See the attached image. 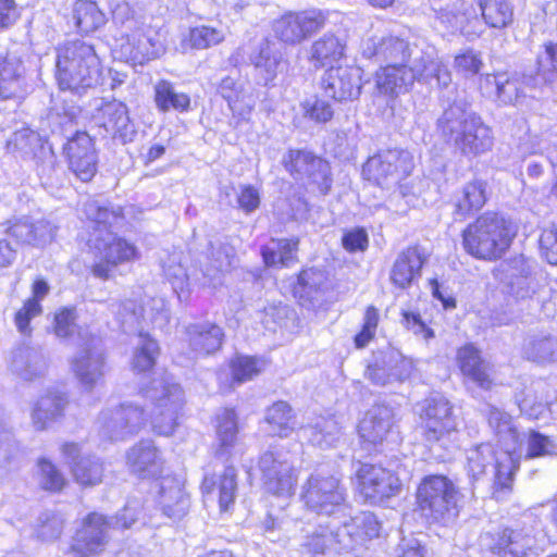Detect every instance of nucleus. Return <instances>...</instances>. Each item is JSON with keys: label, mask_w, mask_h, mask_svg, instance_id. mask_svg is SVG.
I'll use <instances>...</instances> for the list:
<instances>
[{"label": "nucleus", "mask_w": 557, "mask_h": 557, "mask_svg": "<svg viewBox=\"0 0 557 557\" xmlns=\"http://www.w3.org/2000/svg\"><path fill=\"white\" fill-rule=\"evenodd\" d=\"M57 81L61 89L76 94L101 83L102 67L94 46L72 40L57 49Z\"/></svg>", "instance_id": "nucleus-1"}, {"label": "nucleus", "mask_w": 557, "mask_h": 557, "mask_svg": "<svg viewBox=\"0 0 557 557\" xmlns=\"http://www.w3.org/2000/svg\"><path fill=\"white\" fill-rule=\"evenodd\" d=\"M443 137L463 154H481L493 146L491 128L481 117L459 104L447 108L437 121Z\"/></svg>", "instance_id": "nucleus-2"}, {"label": "nucleus", "mask_w": 557, "mask_h": 557, "mask_svg": "<svg viewBox=\"0 0 557 557\" xmlns=\"http://www.w3.org/2000/svg\"><path fill=\"white\" fill-rule=\"evenodd\" d=\"M516 234L517 227L510 220L485 213L463 231V247L478 259L495 260L506 252Z\"/></svg>", "instance_id": "nucleus-3"}, {"label": "nucleus", "mask_w": 557, "mask_h": 557, "mask_svg": "<svg viewBox=\"0 0 557 557\" xmlns=\"http://www.w3.org/2000/svg\"><path fill=\"white\" fill-rule=\"evenodd\" d=\"M145 397L153 405L150 412L152 430L159 435H172L183 416L182 387L168 376L154 379L145 389Z\"/></svg>", "instance_id": "nucleus-4"}, {"label": "nucleus", "mask_w": 557, "mask_h": 557, "mask_svg": "<svg viewBox=\"0 0 557 557\" xmlns=\"http://www.w3.org/2000/svg\"><path fill=\"white\" fill-rule=\"evenodd\" d=\"M417 505L421 515L435 522L453 520L457 513V491L443 475L423 479L417 491Z\"/></svg>", "instance_id": "nucleus-5"}, {"label": "nucleus", "mask_w": 557, "mask_h": 557, "mask_svg": "<svg viewBox=\"0 0 557 557\" xmlns=\"http://www.w3.org/2000/svg\"><path fill=\"white\" fill-rule=\"evenodd\" d=\"M147 423L141 406L133 403L104 408L97 419V431L104 441H125L137 434Z\"/></svg>", "instance_id": "nucleus-6"}, {"label": "nucleus", "mask_w": 557, "mask_h": 557, "mask_svg": "<svg viewBox=\"0 0 557 557\" xmlns=\"http://www.w3.org/2000/svg\"><path fill=\"white\" fill-rule=\"evenodd\" d=\"M413 156L401 148L380 150L362 168L366 180L380 186H392L409 176L413 170Z\"/></svg>", "instance_id": "nucleus-7"}, {"label": "nucleus", "mask_w": 557, "mask_h": 557, "mask_svg": "<svg viewBox=\"0 0 557 557\" xmlns=\"http://www.w3.org/2000/svg\"><path fill=\"white\" fill-rule=\"evenodd\" d=\"M82 343L70 361L71 370L79 385L86 389H94L106 373V357L100 338L79 334Z\"/></svg>", "instance_id": "nucleus-8"}, {"label": "nucleus", "mask_w": 557, "mask_h": 557, "mask_svg": "<svg viewBox=\"0 0 557 557\" xmlns=\"http://www.w3.org/2000/svg\"><path fill=\"white\" fill-rule=\"evenodd\" d=\"M293 294L300 306L315 310L336 299V283L325 270L311 267L298 274Z\"/></svg>", "instance_id": "nucleus-9"}, {"label": "nucleus", "mask_w": 557, "mask_h": 557, "mask_svg": "<svg viewBox=\"0 0 557 557\" xmlns=\"http://www.w3.org/2000/svg\"><path fill=\"white\" fill-rule=\"evenodd\" d=\"M423 436L430 444L447 441L457 432V420L453 412V406L442 395H434L424 400L421 412Z\"/></svg>", "instance_id": "nucleus-10"}, {"label": "nucleus", "mask_w": 557, "mask_h": 557, "mask_svg": "<svg viewBox=\"0 0 557 557\" xmlns=\"http://www.w3.org/2000/svg\"><path fill=\"white\" fill-rule=\"evenodd\" d=\"M259 469L268 492L277 496H292L295 492L298 474L288 453L271 449L259 459Z\"/></svg>", "instance_id": "nucleus-11"}, {"label": "nucleus", "mask_w": 557, "mask_h": 557, "mask_svg": "<svg viewBox=\"0 0 557 557\" xmlns=\"http://www.w3.org/2000/svg\"><path fill=\"white\" fill-rule=\"evenodd\" d=\"M301 499L310 510L332 515L343 507L345 494L336 478L317 472L312 473L304 484Z\"/></svg>", "instance_id": "nucleus-12"}, {"label": "nucleus", "mask_w": 557, "mask_h": 557, "mask_svg": "<svg viewBox=\"0 0 557 557\" xmlns=\"http://www.w3.org/2000/svg\"><path fill=\"white\" fill-rule=\"evenodd\" d=\"M115 529L113 521L106 516L91 512L83 521L82 529L67 552V557H97L110 540V530Z\"/></svg>", "instance_id": "nucleus-13"}, {"label": "nucleus", "mask_w": 557, "mask_h": 557, "mask_svg": "<svg viewBox=\"0 0 557 557\" xmlns=\"http://www.w3.org/2000/svg\"><path fill=\"white\" fill-rule=\"evenodd\" d=\"M488 424L495 430L499 443L503 445L500 457L497 460V476L498 482L506 484L510 474L518 468L515 454L520 443V434L513 425L511 417L497 408L490 409Z\"/></svg>", "instance_id": "nucleus-14"}, {"label": "nucleus", "mask_w": 557, "mask_h": 557, "mask_svg": "<svg viewBox=\"0 0 557 557\" xmlns=\"http://www.w3.org/2000/svg\"><path fill=\"white\" fill-rule=\"evenodd\" d=\"M90 240L100 256V261L92 268L94 275L99 278L108 280L117 264L139 258L137 247L117 237L113 232H107L104 236H97Z\"/></svg>", "instance_id": "nucleus-15"}, {"label": "nucleus", "mask_w": 557, "mask_h": 557, "mask_svg": "<svg viewBox=\"0 0 557 557\" xmlns=\"http://www.w3.org/2000/svg\"><path fill=\"white\" fill-rule=\"evenodd\" d=\"M490 533L481 536V544L487 546L498 557H530L536 556L539 547L531 528H505L494 544Z\"/></svg>", "instance_id": "nucleus-16"}, {"label": "nucleus", "mask_w": 557, "mask_h": 557, "mask_svg": "<svg viewBox=\"0 0 557 557\" xmlns=\"http://www.w3.org/2000/svg\"><path fill=\"white\" fill-rule=\"evenodd\" d=\"M7 148L11 152L21 153L25 159H32L36 163L39 173L50 172L55 164L52 148L29 127L15 131L7 140Z\"/></svg>", "instance_id": "nucleus-17"}, {"label": "nucleus", "mask_w": 557, "mask_h": 557, "mask_svg": "<svg viewBox=\"0 0 557 557\" xmlns=\"http://www.w3.org/2000/svg\"><path fill=\"white\" fill-rule=\"evenodd\" d=\"M356 476L359 493L372 503L395 496L401 488L399 479L379 466L361 465Z\"/></svg>", "instance_id": "nucleus-18"}, {"label": "nucleus", "mask_w": 557, "mask_h": 557, "mask_svg": "<svg viewBox=\"0 0 557 557\" xmlns=\"http://www.w3.org/2000/svg\"><path fill=\"white\" fill-rule=\"evenodd\" d=\"M325 21L326 14L321 10L288 13L275 21L274 32L282 41L295 45L321 29Z\"/></svg>", "instance_id": "nucleus-19"}, {"label": "nucleus", "mask_w": 557, "mask_h": 557, "mask_svg": "<svg viewBox=\"0 0 557 557\" xmlns=\"http://www.w3.org/2000/svg\"><path fill=\"white\" fill-rule=\"evenodd\" d=\"M419 73L421 65L418 63V57L410 66L406 63L386 65L376 72L375 86L380 94L397 97L409 91L413 83L419 81Z\"/></svg>", "instance_id": "nucleus-20"}, {"label": "nucleus", "mask_w": 557, "mask_h": 557, "mask_svg": "<svg viewBox=\"0 0 557 557\" xmlns=\"http://www.w3.org/2000/svg\"><path fill=\"white\" fill-rule=\"evenodd\" d=\"M70 169L83 182L90 181L97 171V154L91 137L77 132L65 146Z\"/></svg>", "instance_id": "nucleus-21"}, {"label": "nucleus", "mask_w": 557, "mask_h": 557, "mask_svg": "<svg viewBox=\"0 0 557 557\" xmlns=\"http://www.w3.org/2000/svg\"><path fill=\"white\" fill-rule=\"evenodd\" d=\"M62 454L71 468L74 480L82 486H94L102 482L103 462L92 455H82L79 445L65 443Z\"/></svg>", "instance_id": "nucleus-22"}, {"label": "nucleus", "mask_w": 557, "mask_h": 557, "mask_svg": "<svg viewBox=\"0 0 557 557\" xmlns=\"http://www.w3.org/2000/svg\"><path fill=\"white\" fill-rule=\"evenodd\" d=\"M98 113L106 132L114 139L124 145L134 141L137 128L124 102L115 99L103 101L98 108Z\"/></svg>", "instance_id": "nucleus-23"}, {"label": "nucleus", "mask_w": 557, "mask_h": 557, "mask_svg": "<svg viewBox=\"0 0 557 557\" xmlns=\"http://www.w3.org/2000/svg\"><path fill=\"white\" fill-rule=\"evenodd\" d=\"M157 503L164 516L181 520L190 507V499L185 492L184 482L177 476L166 475L157 483Z\"/></svg>", "instance_id": "nucleus-24"}, {"label": "nucleus", "mask_w": 557, "mask_h": 557, "mask_svg": "<svg viewBox=\"0 0 557 557\" xmlns=\"http://www.w3.org/2000/svg\"><path fill=\"white\" fill-rule=\"evenodd\" d=\"M121 49L122 54L127 61L143 64L163 53L164 46L157 32L150 27H140L126 35L125 42L122 44Z\"/></svg>", "instance_id": "nucleus-25"}, {"label": "nucleus", "mask_w": 557, "mask_h": 557, "mask_svg": "<svg viewBox=\"0 0 557 557\" xmlns=\"http://www.w3.org/2000/svg\"><path fill=\"white\" fill-rule=\"evenodd\" d=\"M361 50L366 58L374 59L376 63H386V65L406 63L412 54L409 44L394 36L380 40L369 38L362 44Z\"/></svg>", "instance_id": "nucleus-26"}, {"label": "nucleus", "mask_w": 557, "mask_h": 557, "mask_svg": "<svg viewBox=\"0 0 557 557\" xmlns=\"http://www.w3.org/2000/svg\"><path fill=\"white\" fill-rule=\"evenodd\" d=\"M48 359L40 347L22 345L11 355L10 370L24 381H34L45 375Z\"/></svg>", "instance_id": "nucleus-27"}, {"label": "nucleus", "mask_w": 557, "mask_h": 557, "mask_svg": "<svg viewBox=\"0 0 557 557\" xmlns=\"http://www.w3.org/2000/svg\"><path fill=\"white\" fill-rule=\"evenodd\" d=\"M4 233L17 244L42 246L52 240L55 228L47 220L23 216L11 221Z\"/></svg>", "instance_id": "nucleus-28"}, {"label": "nucleus", "mask_w": 557, "mask_h": 557, "mask_svg": "<svg viewBox=\"0 0 557 557\" xmlns=\"http://www.w3.org/2000/svg\"><path fill=\"white\" fill-rule=\"evenodd\" d=\"M426 257L418 246L403 250L393 263L389 272L392 284L400 289L409 288L421 276Z\"/></svg>", "instance_id": "nucleus-29"}, {"label": "nucleus", "mask_w": 557, "mask_h": 557, "mask_svg": "<svg viewBox=\"0 0 557 557\" xmlns=\"http://www.w3.org/2000/svg\"><path fill=\"white\" fill-rule=\"evenodd\" d=\"M129 471L139 478H152L162 471L163 459L150 440H143L126 451Z\"/></svg>", "instance_id": "nucleus-30"}, {"label": "nucleus", "mask_w": 557, "mask_h": 557, "mask_svg": "<svg viewBox=\"0 0 557 557\" xmlns=\"http://www.w3.org/2000/svg\"><path fill=\"white\" fill-rule=\"evenodd\" d=\"M185 335L189 348L200 356H209L220 350L225 337L222 327L209 321L187 325Z\"/></svg>", "instance_id": "nucleus-31"}, {"label": "nucleus", "mask_w": 557, "mask_h": 557, "mask_svg": "<svg viewBox=\"0 0 557 557\" xmlns=\"http://www.w3.org/2000/svg\"><path fill=\"white\" fill-rule=\"evenodd\" d=\"M209 246L208 262L200 270L201 285L216 287L222 283V273L232 267L235 252L231 245L221 240L210 242Z\"/></svg>", "instance_id": "nucleus-32"}, {"label": "nucleus", "mask_w": 557, "mask_h": 557, "mask_svg": "<svg viewBox=\"0 0 557 557\" xmlns=\"http://www.w3.org/2000/svg\"><path fill=\"white\" fill-rule=\"evenodd\" d=\"M394 422L393 409L385 405H375L367 411L358 425L360 437L372 445L382 443Z\"/></svg>", "instance_id": "nucleus-33"}, {"label": "nucleus", "mask_w": 557, "mask_h": 557, "mask_svg": "<svg viewBox=\"0 0 557 557\" xmlns=\"http://www.w3.org/2000/svg\"><path fill=\"white\" fill-rule=\"evenodd\" d=\"M521 354L527 360L539 364L557 363V335L545 331L528 334Z\"/></svg>", "instance_id": "nucleus-34"}, {"label": "nucleus", "mask_w": 557, "mask_h": 557, "mask_svg": "<svg viewBox=\"0 0 557 557\" xmlns=\"http://www.w3.org/2000/svg\"><path fill=\"white\" fill-rule=\"evenodd\" d=\"M25 67L13 51L0 52V98L11 99L22 91Z\"/></svg>", "instance_id": "nucleus-35"}, {"label": "nucleus", "mask_w": 557, "mask_h": 557, "mask_svg": "<svg viewBox=\"0 0 557 557\" xmlns=\"http://www.w3.org/2000/svg\"><path fill=\"white\" fill-rule=\"evenodd\" d=\"M457 361L462 374L483 389L492 387L490 366L472 344L465 345L457 351Z\"/></svg>", "instance_id": "nucleus-36"}, {"label": "nucleus", "mask_w": 557, "mask_h": 557, "mask_svg": "<svg viewBox=\"0 0 557 557\" xmlns=\"http://www.w3.org/2000/svg\"><path fill=\"white\" fill-rule=\"evenodd\" d=\"M500 457V451L496 453L494 447L491 444L482 443L480 445L474 446L473 448L468 450L467 460H468V473L473 479H479L483 474L486 473L487 469L494 473V485L499 488H508L512 481L513 472L510 474L508 482L506 484H502L498 482L497 476V460Z\"/></svg>", "instance_id": "nucleus-37"}, {"label": "nucleus", "mask_w": 557, "mask_h": 557, "mask_svg": "<svg viewBox=\"0 0 557 557\" xmlns=\"http://www.w3.org/2000/svg\"><path fill=\"white\" fill-rule=\"evenodd\" d=\"M66 405V397L59 393H48L38 398L30 411L33 428L40 432L50 428L63 416Z\"/></svg>", "instance_id": "nucleus-38"}, {"label": "nucleus", "mask_w": 557, "mask_h": 557, "mask_svg": "<svg viewBox=\"0 0 557 557\" xmlns=\"http://www.w3.org/2000/svg\"><path fill=\"white\" fill-rule=\"evenodd\" d=\"M346 42L334 35H324L312 42L308 53V61L314 69L334 66L345 55Z\"/></svg>", "instance_id": "nucleus-39"}, {"label": "nucleus", "mask_w": 557, "mask_h": 557, "mask_svg": "<svg viewBox=\"0 0 557 557\" xmlns=\"http://www.w3.org/2000/svg\"><path fill=\"white\" fill-rule=\"evenodd\" d=\"M441 20L453 30H458L466 36L476 35L474 26L479 23V17L470 1L457 0L442 12Z\"/></svg>", "instance_id": "nucleus-40"}, {"label": "nucleus", "mask_w": 557, "mask_h": 557, "mask_svg": "<svg viewBox=\"0 0 557 557\" xmlns=\"http://www.w3.org/2000/svg\"><path fill=\"white\" fill-rule=\"evenodd\" d=\"M216 455H230L238 442V418L234 409L224 408L215 416Z\"/></svg>", "instance_id": "nucleus-41"}, {"label": "nucleus", "mask_w": 557, "mask_h": 557, "mask_svg": "<svg viewBox=\"0 0 557 557\" xmlns=\"http://www.w3.org/2000/svg\"><path fill=\"white\" fill-rule=\"evenodd\" d=\"M486 201L485 184L481 181H473L466 184L462 190L454 198V219L462 221L473 212L480 210Z\"/></svg>", "instance_id": "nucleus-42"}, {"label": "nucleus", "mask_w": 557, "mask_h": 557, "mask_svg": "<svg viewBox=\"0 0 557 557\" xmlns=\"http://www.w3.org/2000/svg\"><path fill=\"white\" fill-rule=\"evenodd\" d=\"M250 61L259 82L269 85L278 73L282 57L269 41H262L250 55Z\"/></svg>", "instance_id": "nucleus-43"}, {"label": "nucleus", "mask_w": 557, "mask_h": 557, "mask_svg": "<svg viewBox=\"0 0 557 557\" xmlns=\"http://www.w3.org/2000/svg\"><path fill=\"white\" fill-rule=\"evenodd\" d=\"M525 88H541L539 78L524 75L522 78L508 77L507 74H500V83H498L497 98L505 104H517L525 97Z\"/></svg>", "instance_id": "nucleus-44"}, {"label": "nucleus", "mask_w": 557, "mask_h": 557, "mask_svg": "<svg viewBox=\"0 0 557 557\" xmlns=\"http://www.w3.org/2000/svg\"><path fill=\"white\" fill-rule=\"evenodd\" d=\"M33 297L15 313V324L22 334H29V322L42 312L40 301L49 294L50 286L45 280H36L33 284Z\"/></svg>", "instance_id": "nucleus-45"}, {"label": "nucleus", "mask_w": 557, "mask_h": 557, "mask_svg": "<svg viewBox=\"0 0 557 557\" xmlns=\"http://www.w3.org/2000/svg\"><path fill=\"white\" fill-rule=\"evenodd\" d=\"M84 213L94 224L92 238L104 236L107 232H112L110 228L116 225L122 219V210L120 207L109 208L107 206H100L94 200L87 201L84 205Z\"/></svg>", "instance_id": "nucleus-46"}, {"label": "nucleus", "mask_w": 557, "mask_h": 557, "mask_svg": "<svg viewBox=\"0 0 557 557\" xmlns=\"http://www.w3.org/2000/svg\"><path fill=\"white\" fill-rule=\"evenodd\" d=\"M297 239H271L261 249V255L268 267H289L296 259Z\"/></svg>", "instance_id": "nucleus-47"}, {"label": "nucleus", "mask_w": 557, "mask_h": 557, "mask_svg": "<svg viewBox=\"0 0 557 557\" xmlns=\"http://www.w3.org/2000/svg\"><path fill=\"white\" fill-rule=\"evenodd\" d=\"M269 431L281 437L288 436L297 425L292 407L286 401H276L267 409Z\"/></svg>", "instance_id": "nucleus-48"}, {"label": "nucleus", "mask_w": 557, "mask_h": 557, "mask_svg": "<svg viewBox=\"0 0 557 557\" xmlns=\"http://www.w3.org/2000/svg\"><path fill=\"white\" fill-rule=\"evenodd\" d=\"M478 4L488 27L503 29L513 21V8L508 0H478Z\"/></svg>", "instance_id": "nucleus-49"}, {"label": "nucleus", "mask_w": 557, "mask_h": 557, "mask_svg": "<svg viewBox=\"0 0 557 557\" xmlns=\"http://www.w3.org/2000/svg\"><path fill=\"white\" fill-rule=\"evenodd\" d=\"M154 102L161 112H184L189 108L190 98L187 94L177 91L171 82L160 81L154 85Z\"/></svg>", "instance_id": "nucleus-50"}, {"label": "nucleus", "mask_w": 557, "mask_h": 557, "mask_svg": "<svg viewBox=\"0 0 557 557\" xmlns=\"http://www.w3.org/2000/svg\"><path fill=\"white\" fill-rule=\"evenodd\" d=\"M74 18L82 33H91L104 25L106 15L97 3L90 0H78L74 7Z\"/></svg>", "instance_id": "nucleus-51"}, {"label": "nucleus", "mask_w": 557, "mask_h": 557, "mask_svg": "<svg viewBox=\"0 0 557 557\" xmlns=\"http://www.w3.org/2000/svg\"><path fill=\"white\" fill-rule=\"evenodd\" d=\"M305 436L315 446L327 448L335 444L339 433L333 418H319L314 425L304 428Z\"/></svg>", "instance_id": "nucleus-52"}, {"label": "nucleus", "mask_w": 557, "mask_h": 557, "mask_svg": "<svg viewBox=\"0 0 557 557\" xmlns=\"http://www.w3.org/2000/svg\"><path fill=\"white\" fill-rule=\"evenodd\" d=\"M418 63L421 65L419 81L430 83L431 79L435 78L437 85L442 88H447L450 85L451 74L449 70L431 53L420 51Z\"/></svg>", "instance_id": "nucleus-53"}, {"label": "nucleus", "mask_w": 557, "mask_h": 557, "mask_svg": "<svg viewBox=\"0 0 557 557\" xmlns=\"http://www.w3.org/2000/svg\"><path fill=\"white\" fill-rule=\"evenodd\" d=\"M322 87L327 97L337 101L346 100L348 95V66H331L322 78Z\"/></svg>", "instance_id": "nucleus-54"}, {"label": "nucleus", "mask_w": 557, "mask_h": 557, "mask_svg": "<svg viewBox=\"0 0 557 557\" xmlns=\"http://www.w3.org/2000/svg\"><path fill=\"white\" fill-rule=\"evenodd\" d=\"M23 458V449L5 424H0V467L17 468Z\"/></svg>", "instance_id": "nucleus-55"}, {"label": "nucleus", "mask_w": 557, "mask_h": 557, "mask_svg": "<svg viewBox=\"0 0 557 557\" xmlns=\"http://www.w3.org/2000/svg\"><path fill=\"white\" fill-rule=\"evenodd\" d=\"M283 162L286 170L296 180H304V171L308 170L309 164L319 170H321V166H325L324 160L306 150H289Z\"/></svg>", "instance_id": "nucleus-56"}, {"label": "nucleus", "mask_w": 557, "mask_h": 557, "mask_svg": "<svg viewBox=\"0 0 557 557\" xmlns=\"http://www.w3.org/2000/svg\"><path fill=\"white\" fill-rule=\"evenodd\" d=\"M158 354L159 346L157 342L148 334L140 333L133 357V368L139 372L150 370L154 366Z\"/></svg>", "instance_id": "nucleus-57"}, {"label": "nucleus", "mask_w": 557, "mask_h": 557, "mask_svg": "<svg viewBox=\"0 0 557 557\" xmlns=\"http://www.w3.org/2000/svg\"><path fill=\"white\" fill-rule=\"evenodd\" d=\"M38 485L48 492H60L66 485L64 474L47 458H39L37 461Z\"/></svg>", "instance_id": "nucleus-58"}, {"label": "nucleus", "mask_w": 557, "mask_h": 557, "mask_svg": "<svg viewBox=\"0 0 557 557\" xmlns=\"http://www.w3.org/2000/svg\"><path fill=\"white\" fill-rule=\"evenodd\" d=\"M541 87L557 79V44L545 45L544 51L537 57V75Z\"/></svg>", "instance_id": "nucleus-59"}, {"label": "nucleus", "mask_w": 557, "mask_h": 557, "mask_svg": "<svg viewBox=\"0 0 557 557\" xmlns=\"http://www.w3.org/2000/svg\"><path fill=\"white\" fill-rule=\"evenodd\" d=\"M267 366L264 359L237 356L231 361L233 379L237 383H244L258 375Z\"/></svg>", "instance_id": "nucleus-60"}, {"label": "nucleus", "mask_w": 557, "mask_h": 557, "mask_svg": "<svg viewBox=\"0 0 557 557\" xmlns=\"http://www.w3.org/2000/svg\"><path fill=\"white\" fill-rule=\"evenodd\" d=\"M218 490L220 509L226 511L234 504L237 492L236 470L234 467L228 466L224 469L218 483Z\"/></svg>", "instance_id": "nucleus-61"}, {"label": "nucleus", "mask_w": 557, "mask_h": 557, "mask_svg": "<svg viewBox=\"0 0 557 557\" xmlns=\"http://www.w3.org/2000/svg\"><path fill=\"white\" fill-rule=\"evenodd\" d=\"M224 38V29L207 25L194 27L189 32V42L196 49H207L220 44Z\"/></svg>", "instance_id": "nucleus-62"}, {"label": "nucleus", "mask_w": 557, "mask_h": 557, "mask_svg": "<svg viewBox=\"0 0 557 557\" xmlns=\"http://www.w3.org/2000/svg\"><path fill=\"white\" fill-rule=\"evenodd\" d=\"M385 362L392 374L393 382H401L408 379L412 372V361L403 356L400 351L394 348H386Z\"/></svg>", "instance_id": "nucleus-63"}, {"label": "nucleus", "mask_w": 557, "mask_h": 557, "mask_svg": "<svg viewBox=\"0 0 557 557\" xmlns=\"http://www.w3.org/2000/svg\"><path fill=\"white\" fill-rule=\"evenodd\" d=\"M527 446V458L548 456L557 449L555 442L549 436L534 430L528 432Z\"/></svg>", "instance_id": "nucleus-64"}]
</instances>
